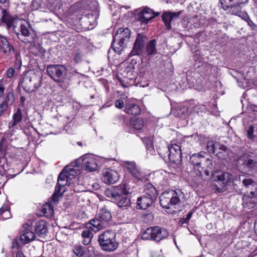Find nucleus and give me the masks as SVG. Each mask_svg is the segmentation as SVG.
Here are the masks:
<instances>
[{"label": "nucleus", "instance_id": "nucleus-25", "mask_svg": "<svg viewBox=\"0 0 257 257\" xmlns=\"http://www.w3.org/2000/svg\"><path fill=\"white\" fill-rule=\"evenodd\" d=\"M155 201L143 195L137 199V208L141 209H146L151 206Z\"/></svg>", "mask_w": 257, "mask_h": 257}, {"label": "nucleus", "instance_id": "nucleus-3", "mask_svg": "<svg viewBox=\"0 0 257 257\" xmlns=\"http://www.w3.org/2000/svg\"><path fill=\"white\" fill-rule=\"evenodd\" d=\"M111 217L110 211L104 206L99 210L95 218L86 223V227L91 228L92 230L97 231L107 227Z\"/></svg>", "mask_w": 257, "mask_h": 257}, {"label": "nucleus", "instance_id": "nucleus-31", "mask_svg": "<svg viewBox=\"0 0 257 257\" xmlns=\"http://www.w3.org/2000/svg\"><path fill=\"white\" fill-rule=\"evenodd\" d=\"M124 111L127 114L136 115L140 113L141 109L138 104L128 102L125 104Z\"/></svg>", "mask_w": 257, "mask_h": 257}, {"label": "nucleus", "instance_id": "nucleus-6", "mask_svg": "<svg viewBox=\"0 0 257 257\" xmlns=\"http://www.w3.org/2000/svg\"><path fill=\"white\" fill-rule=\"evenodd\" d=\"M48 75L55 82L60 83V86L64 88L67 85L64 83L66 79V68L62 65H48L46 69Z\"/></svg>", "mask_w": 257, "mask_h": 257}, {"label": "nucleus", "instance_id": "nucleus-37", "mask_svg": "<svg viewBox=\"0 0 257 257\" xmlns=\"http://www.w3.org/2000/svg\"><path fill=\"white\" fill-rule=\"evenodd\" d=\"M2 17L1 20L3 23H5L8 28H10L13 22L12 16L8 14L6 10H3L2 11Z\"/></svg>", "mask_w": 257, "mask_h": 257}, {"label": "nucleus", "instance_id": "nucleus-5", "mask_svg": "<svg viewBox=\"0 0 257 257\" xmlns=\"http://www.w3.org/2000/svg\"><path fill=\"white\" fill-rule=\"evenodd\" d=\"M131 33L130 30L127 28H120L117 30L111 44V48L116 53L121 54L130 40Z\"/></svg>", "mask_w": 257, "mask_h": 257}, {"label": "nucleus", "instance_id": "nucleus-33", "mask_svg": "<svg viewBox=\"0 0 257 257\" xmlns=\"http://www.w3.org/2000/svg\"><path fill=\"white\" fill-rule=\"evenodd\" d=\"M35 238V233L31 231L25 230V232L20 236L21 241L24 244L29 243L34 240Z\"/></svg>", "mask_w": 257, "mask_h": 257}, {"label": "nucleus", "instance_id": "nucleus-61", "mask_svg": "<svg viewBox=\"0 0 257 257\" xmlns=\"http://www.w3.org/2000/svg\"><path fill=\"white\" fill-rule=\"evenodd\" d=\"M222 5V8L224 10H229V7H228V6H226V5H223V4H221Z\"/></svg>", "mask_w": 257, "mask_h": 257}, {"label": "nucleus", "instance_id": "nucleus-49", "mask_svg": "<svg viewBox=\"0 0 257 257\" xmlns=\"http://www.w3.org/2000/svg\"><path fill=\"white\" fill-rule=\"evenodd\" d=\"M8 107V105L4 102L0 104V117L6 112Z\"/></svg>", "mask_w": 257, "mask_h": 257}, {"label": "nucleus", "instance_id": "nucleus-40", "mask_svg": "<svg viewBox=\"0 0 257 257\" xmlns=\"http://www.w3.org/2000/svg\"><path fill=\"white\" fill-rule=\"evenodd\" d=\"M218 146H219V143L209 141L207 143V150L209 153H215Z\"/></svg>", "mask_w": 257, "mask_h": 257}, {"label": "nucleus", "instance_id": "nucleus-4", "mask_svg": "<svg viewBox=\"0 0 257 257\" xmlns=\"http://www.w3.org/2000/svg\"><path fill=\"white\" fill-rule=\"evenodd\" d=\"M100 248L106 252H112L117 249L118 243L116 240V233L112 230H107L100 233L97 239Z\"/></svg>", "mask_w": 257, "mask_h": 257}, {"label": "nucleus", "instance_id": "nucleus-36", "mask_svg": "<svg viewBox=\"0 0 257 257\" xmlns=\"http://www.w3.org/2000/svg\"><path fill=\"white\" fill-rule=\"evenodd\" d=\"M130 124L134 129L140 130L144 126V121L141 118L133 117L131 120Z\"/></svg>", "mask_w": 257, "mask_h": 257}, {"label": "nucleus", "instance_id": "nucleus-8", "mask_svg": "<svg viewBox=\"0 0 257 257\" xmlns=\"http://www.w3.org/2000/svg\"><path fill=\"white\" fill-rule=\"evenodd\" d=\"M41 80V77L35 73L28 72L23 77L21 84L25 91L30 93L40 87Z\"/></svg>", "mask_w": 257, "mask_h": 257}, {"label": "nucleus", "instance_id": "nucleus-62", "mask_svg": "<svg viewBox=\"0 0 257 257\" xmlns=\"http://www.w3.org/2000/svg\"><path fill=\"white\" fill-rule=\"evenodd\" d=\"M85 252H86V250H84L83 249H82L81 248V256H83L84 255V254L85 253Z\"/></svg>", "mask_w": 257, "mask_h": 257}, {"label": "nucleus", "instance_id": "nucleus-1", "mask_svg": "<svg viewBox=\"0 0 257 257\" xmlns=\"http://www.w3.org/2000/svg\"><path fill=\"white\" fill-rule=\"evenodd\" d=\"M128 193V185L124 183L117 186L107 188L104 191L105 196L113 199L117 205L121 208H126L131 204L130 199L127 196Z\"/></svg>", "mask_w": 257, "mask_h": 257}, {"label": "nucleus", "instance_id": "nucleus-58", "mask_svg": "<svg viewBox=\"0 0 257 257\" xmlns=\"http://www.w3.org/2000/svg\"><path fill=\"white\" fill-rule=\"evenodd\" d=\"M189 222V220H187V218H181L180 220H179V222L180 224H185V223H188Z\"/></svg>", "mask_w": 257, "mask_h": 257}, {"label": "nucleus", "instance_id": "nucleus-41", "mask_svg": "<svg viewBox=\"0 0 257 257\" xmlns=\"http://www.w3.org/2000/svg\"><path fill=\"white\" fill-rule=\"evenodd\" d=\"M72 257H80V244H76L72 246Z\"/></svg>", "mask_w": 257, "mask_h": 257}, {"label": "nucleus", "instance_id": "nucleus-56", "mask_svg": "<svg viewBox=\"0 0 257 257\" xmlns=\"http://www.w3.org/2000/svg\"><path fill=\"white\" fill-rule=\"evenodd\" d=\"M91 239L92 238H89V237L83 238V240L82 241V242L84 244L88 245L90 243Z\"/></svg>", "mask_w": 257, "mask_h": 257}, {"label": "nucleus", "instance_id": "nucleus-10", "mask_svg": "<svg viewBox=\"0 0 257 257\" xmlns=\"http://www.w3.org/2000/svg\"><path fill=\"white\" fill-rule=\"evenodd\" d=\"M83 12L81 14V29L88 31L93 29L97 24V19L99 17V11Z\"/></svg>", "mask_w": 257, "mask_h": 257}, {"label": "nucleus", "instance_id": "nucleus-54", "mask_svg": "<svg viewBox=\"0 0 257 257\" xmlns=\"http://www.w3.org/2000/svg\"><path fill=\"white\" fill-rule=\"evenodd\" d=\"M19 241L18 239H14L12 242V247L13 248H19Z\"/></svg>", "mask_w": 257, "mask_h": 257}, {"label": "nucleus", "instance_id": "nucleus-48", "mask_svg": "<svg viewBox=\"0 0 257 257\" xmlns=\"http://www.w3.org/2000/svg\"><path fill=\"white\" fill-rule=\"evenodd\" d=\"M124 102L121 99H118L115 100V106L116 107L121 109L124 107Z\"/></svg>", "mask_w": 257, "mask_h": 257}, {"label": "nucleus", "instance_id": "nucleus-43", "mask_svg": "<svg viewBox=\"0 0 257 257\" xmlns=\"http://www.w3.org/2000/svg\"><path fill=\"white\" fill-rule=\"evenodd\" d=\"M254 127L253 125H250L246 131L247 138L252 140L254 139L255 136L253 135Z\"/></svg>", "mask_w": 257, "mask_h": 257}, {"label": "nucleus", "instance_id": "nucleus-24", "mask_svg": "<svg viewBox=\"0 0 257 257\" xmlns=\"http://www.w3.org/2000/svg\"><path fill=\"white\" fill-rule=\"evenodd\" d=\"M143 195L154 201H155L158 196L157 191L156 188L151 183H147L145 186L144 194Z\"/></svg>", "mask_w": 257, "mask_h": 257}, {"label": "nucleus", "instance_id": "nucleus-7", "mask_svg": "<svg viewBox=\"0 0 257 257\" xmlns=\"http://www.w3.org/2000/svg\"><path fill=\"white\" fill-rule=\"evenodd\" d=\"M183 193L179 189L165 191L160 196V202L163 208L169 209L171 205H175L180 202V197Z\"/></svg>", "mask_w": 257, "mask_h": 257}, {"label": "nucleus", "instance_id": "nucleus-38", "mask_svg": "<svg viewBox=\"0 0 257 257\" xmlns=\"http://www.w3.org/2000/svg\"><path fill=\"white\" fill-rule=\"evenodd\" d=\"M0 216L3 219H7L11 217V214L9 207L7 205H4L0 209Z\"/></svg>", "mask_w": 257, "mask_h": 257}, {"label": "nucleus", "instance_id": "nucleus-63", "mask_svg": "<svg viewBox=\"0 0 257 257\" xmlns=\"http://www.w3.org/2000/svg\"><path fill=\"white\" fill-rule=\"evenodd\" d=\"M25 100H26V99H25V97H24V96H21V102H22V103L24 102Z\"/></svg>", "mask_w": 257, "mask_h": 257}, {"label": "nucleus", "instance_id": "nucleus-11", "mask_svg": "<svg viewBox=\"0 0 257 257\" xmlns=\"http://www.w3.org/2000/svg\"><path fill=\"white\" fill-rule=\"evenodd\" d=\"M148 39L147 35L143 33L138 34L134 44L133 49L130 53L128 57L139 56L144 57L145 46Z\"/></svg>", "mask_w": 257, "mask_h": 257}, {"label": "nucleus", "instance_id": "nucleus-60", "mask_svg": "<svg viewBox=\"0 0 257 257\" xmlns=\"http://www.w3.org/2000/svg\"><path fill=\"white\" fill-rule=\"evenodd\" d=\"M16 257H26L21 251H19L16 253Z\"/></svg>", "mask_w": 257, "mask_h": 257}, {"label": "nucleus", "instance_id": "nucleus-35", "mask_svg": "<svg viewBox=\"0 0 257 257\" xmlns=\"http://www.w3.org/2000/svg\"><path fill=\"white\" fill-rule=\"evenodd\" d=\"M23 115L22 110L18 108L16 111L14 113L12 117V123L11 127H15L19 123L21 122L23 119Z\"/></svg>", "mask_w": 257, "mask_h": 257}, {"label": "nucleus", "instance_id": "nucleus-12", "mask_svg": "<svg viewBox=\"0 0 257 257\" xmlns=\"http://www.w3.org/2000/svg\"><path fill=\"white\" fill-rule=\"evenodd\" d=\"M69 180L70 179L61 171L58 178L57 184L56 186L55 192L51 198V202L52 203L57 202L59 200V197L61 196L65 191V186L68 183H70V182H69Z\"/></svg>", "mask_w": 257, "mask_h": 257}, {"label": "nucleus", "instance_id": "nucleus-55", "mask_svg": "<svg viewBox=\"0 0 257 257\" xmlns=\"http://www.w3.org/2000/svg\"><path fill=\"white\" fill-rule=\"evenodd\" d=\"M5 90V87L3 84L2 83V81H0V97L4 96Z\"/></svg>", "mask_w": 257, "mask_h": 257}, {"label": "nucleus", "instance_id": "nucleus-28", "mask_svg": "<svg viewBox=\"0 0 257 257\" xmlns=\"http://www.w3.org/2000/svg\"><path fill=\"white\" fill-rule=\"evenodd\" d=\"M0 48L3 54L9 56L11 49L14 50L13 47L10 44L6 37L0 34Z\"/></svg>", "mask_w": 257, "mask_h": 257}, {"label": "nucleus", "instance_id": "nucleus-57", "mask_svg": "<svg viewBox=\"0 0 257 257\" xmlns=\"http://www.w3.org/2000/svg\"><path fill=\"white\" fill-rule=\"evenodd\" d=\"M217 149L224 152H227L229 149L225 145H221L219 143V146H217Z\"/></svg>", "mask_w": 257, "mask_h": 257}, {"label": "nucleus", "instance_id": "nucleus-15", "mask_svg": "<svg viewBox=\"0 0 257 257\" xmlns=\"http://www.w3.org/2000/svg\"><path fill=\"white\" fill-rule=\"evenodd\" d=\"M205 165L207 167L205 169L200 166L198 168V169H194V170L197 176L200 177L202 180L206 181L210 178V174L213 173L212 170L214 168V165L212 160L209 158L206 159Z\"/></svg>", "mask_w": 257, "mask_h": 257}, {"label": "nucleus", "instance_id": "nucleus-21", "mask_svg": "<svg viewBox=\"0 0 257 257\" xmlns=\"http://www.w3.org/2000/svg\"><path fill=\"white\" fill-rule=\"evenodd\" d=\"M118 173L113 170H106L103 172V181L108 184H114L119 180Z\"/></svg>", "mask_w": 257, "mask_h": 257}, {"label": "nucleus", "instance_id": "nucleus-23", "mask_svg": "<svg viewBox=\"0 0 257 257\" xmlns=\"http://www.w3.org/2000/svg\"><path fill=\"white\" fill-rule=\"evenodd\" d=\"M98 4L96 0H82L81 1V11L86 10L87 12L98 11Z\"/></svg>", "mask_w": 257, "mask_h": 257}, {"label": "nucleus", "instance_id": "nucleus-46", "mask_svg": "<svg viewBox=\"0 0 257 257\" xmlns=\"http://www.w3.org/2000/svg\"><path fill=\"white\" fill-rule=\"evenodd\" d=\"M86 228H87V229L82 231L81 233V237L82 238H86L87 237H89V238H92L93 234L91 231L88 229L90 228H88L87 227Z\"/></svg>", "mask_w": 257, "mask_h": 257}, {"label": "nucleus", "instance_id": "nucleus-29", "mask_svg": "<svg viewBox=\"0 0 257 257\" xmlns=\"http://www.w3.org/2000/svg\"><path fill=\"white\" fill-rule=\"evenodd\" d=\"M205 157L200 154H194L190 157V162L194 166V169H198L203 162L205 163Z\"/></svg>", "mask_w": 257, "mask_h": 257}, {"label": "nucleus", "instance_id": "nucleus-32", "mask_svg": "<svg viewBox=\"0 0 257 257\" xmlns=\"http://www.w3.org/2000/svg\"><path fill=\"white\" fill-rule=\"evenodd\" d=\"M29 51L35 56H38L40 54L44 53L45 52V49L39 44L36 45L33 43L31 42L30 45L28 47Z\"/></svg>", "mask_w": 257, "mask_h": 257}, {"label": "nucleus", "instance_id": "nucleus-51", "mask_svg": "<svg viewBox=\"0 0 257 257\" xmlns=\"http://www.w3.org/2000/svg\"><path fill=\"white\" fill-rule=\"evenodd\" d=\"M116 79L118 80V81L120 82L121 86L123 87H126L127 86V83H125V80L121 77L119 75H117L116 76Z\"/></svg>", "mask_w": 257, "mask_h": 257}, {"label": "nucleus", "instance_id": "nucleus-2", "mask_svg": "<svg viewBox=\"0 0 257 257\" xmlns=\"http://www.w3.org/2000/svg\"><path fill=\"white\" fill-rule=\"evenodd\" d=\"M212 177L213 181L216 182V184L213 185L212 188L215 192H230L229 190L234 182L232 175L218 170L212 173Z\"/></svg>", "mask_w": 257, "mask_h": 257}, {"label": "nucleus", "instance_id": "nucleus-44", "mask_svg": "<svg viewBox=\"0 0 257 257\" xmlns=\"http://www.w3.org/2000/svg\"><path fill=\"white\" fill-rule=\"evenodd\" d=\"M243 185L246 187H248L249 186L255 187L256 186L255 183L251 179H245L242 181Z\"/></svg>", "mask_w": 257, "mask_h": 257}, {"label": "nucleus", "instance_id": "nucleus-18", "mask_svg": "<svg viewBox=\"0 0 257 257\" xmlns=\"http://www.w3.org/2000/svg\"><path fill=\"white\" fill-rule=\"evenodd\" d=\"M159 14V13L155 14L150 8L145 7L142 11L138 13L136 16L135 19L142 24H147L150 20L158 16Z\"/></svg>", "mask_w": 257, "mask_h": 257}, {"label": "nucleus", "instance_id": "nucleus-47", "mask_svg": "<svg viewBox=\"0 0 257 257\" xmlns=\"http://www.w3.org/2000/svg\"><path fill=\"white\" fill-rule=\"evenodd\" d=\"M239 17H240L242 19L244 20L245 21L247 22V20H248L250 18L247 14V13L245 11H241L240 13H239V15H238Z\"/></svg>", "mask_w": 257, "mask_h": 257}, {"label": "nucleus", "instance_id": "nucleus-34", "mask_svg": "<svg viewBox=\"0 0 257 257\" xmlns=\"http://www.w3.org/2000/svg\"><path fill=\"white\" fill-rule=\"evenodd\" d=\"M81 45H82L83 51L86 53L93 51L94 49V46L90 42V39H87L84 37H81Z\"/></svg>", "mask_w": 257, "mask_h": 257}, {"label": "nucleus", "instance_id": "nucleus-53", "mask_svg": "<svg viewBox=\"0 0 257 257\" xmlns=\"http://www.w3.org/2000/svg\"><path fill=\"white\" fill-rule=\"evenodd\" d=\"M247 24L250 27L251 29L252 30H256L257 29V25H256L251 20L249 19L246 22Z\"/></svg>", "mask_w": 257, "mask_h": 257}, {"label": "nucleus", "instance_id": "nucleus-20", "mask_svg": "<svg viewBox=\"0 0 257 257\" xmlns=\"http://www.w3.org/2000/svg\"><path fill=\"white\" fill-rule=\"evenodd\" d=\"M82 161L81 168L87 171L92 172L96 170L97 165L93 157L85 155L81 156Z\"/></svg>", "mask_w": 257, "mask_h": 257}, {"label": "nucleus", "instance_id": "nucleus-27", "mask_svg": "<svg viewBox=\"0 0 257 257\" xmlns=\"http://www.w3.org/2000/svg\"><path fill=\"white\" fill-rule=\"evenodd\" d=\"M80 62V54L79 52H76L74 54L73 58L69 62V67L71 71L79 74V68Z\"/></svg>", "mask_w": 257, "mask_h": 257}, {"label": "nucleus", "instance_id": "nucleus-52", "mask_svg": "<svg viewBox=\"0 0 257 257\" xmlns=\"http://www.w3.org/2000/svg\"><path fill=\"white\" fill-rule=\"evenodd\" d=\"M15 73V70L13 68H10L7 71V76L9 78L12 77Z\"/></svg>", "mask_w": 257, "mask_h": 257}, {"label": "nucleus", "instance_id": "nucleus-17", "mask_svg": "<svg viewBox=\"0 0 257 257\" xmlns=\"http://www.w3.org/2000/svg\"><path fill=\"white\" fill-rule=\"evenodd\" d=\"M242 206L243 208L250 209L254 208L257 205V187L249 192V194L243 196Z\"/></svg>", "mask_w": 257, "mask_h": 257}, {"label": "nucleus", "instance_id": "nucleus-16", "mask_svg": "<svg viewBox=\"0 0 257 257\" xmlns=\"http://www.w3.org/2000/svg\"><path fill=\"white\" fill-rule=\"evenodd\" d=\"M80 161L79 159H77L66 166L62 172L66 175L68 178L71 180L80 174Z\"/></svg>", "mask_w": 257, "mask_h": 257}, {"label": "nucleus", "instance_id": "nucleus-42", "mask_svg": "<svg viewBox=\"0 0 257 257\" xmlns=\"http://www.w3.org/2000/svg\"><path fill=\"white\" fill-rule=\"evenodd\" d=\"M15 100L14 94L13 92H9L7 94L5 101L3 102L8 105L9 104H12Z\"/></svg>", "mask_w": 257, "mask_h": 257}, {"label": "nucleus", "instance_id": "nucleus-14", "mask_svg": "<svg viewBox=\"0 0 257 257\" xmlns=\"http://www.w3.org/2000/svg\"><path fill=\"white\" fill-rule=\"evenodd\" d=\"M169 159L172 163L179 165L182 162V151L181 147L177 144H172L168 146Z\"/></svg>", "mask_w": 257, "mask_h": 257}, {"label": "nucleus", "instance_id": "nucleus-9", "mask_svg": "<svg viewBox=\"0 0 257 257\" xmlns=\"http://www.w3.org/2000/svg\"><path fill=\"white\" fill-rule=\"evenodd\" d=\"M169 232L167 229L158 226L149 227L142 234L143 239H151L157 242L168 237Z\"/></svg>", "mask_w": 257, "mask_h": 257}, {"label": "nucleus", "instance_id": "nucleus-59", "mask_svg": "<svg viewBox=\"0 0 257 257\" xmlns=\"http://www.w3.org/2000/svg\"><path fill=\"white\" fill-rule=\"evenodd\" d=\"M193 213L194 211L193 210H191L187 214V216L186 217L187 218V220H188L189 221L190 220V219L192 216Z\"/></svg>", "mask_w": 257, "mask_h": 257}, {"label": "nucleus", "instance_id": "nucleus-39", "mask_svg": "<svg viewBox=\"0 0 257 257\" xmlns=\"http://www.w3.org/2000/svg\"><path fill=\"white\" fill-rule=\"evenodd\" d=\"M242 6V5H239L236 3L231 5L229 8L228 12L231 15L238 16L239 13L241 11Z\"/></svg>", "mask_w": 257, "mask_h": 257}, {"label": "nucleus", "instance_id": "nucleus-22", "mask_svg": "<svg viewBox=\"0 0 257 257\" xmlns=\"http://www.w3.org/2000/svg\"><path fill=\"white\" fill-rule=\"evenodd\" d=\"M180 14L181 12L177 13L172 12H165L163 13L162 15V19L165 23L167 29L168 30L171 29V21L174 19H178L179 17Z\"/></svg>", "mask_w": 257, "mask_h": 257}, {"label": "nucleus", "instance_id": "nucleus-26", "mask_svg": "<svg viewBox=\"0 0 257 257\" xmlns=\"http://www.w3.org/2000/svg\"><path fill=\"white\" fill-rule=\"evenodd\" d=\"M156 41L154 39L150 41L146 46L144 49V58H150V56L154 55L157 53V49L156 48Z\"/></svg>", "mask_w": 257, "mask_h": 257}, {"label": "nucleus", "instance_id": "nucleus-30", "mask_svg": "<svg viewBox=\"0 0 257 257\" xmlns=\"http://www.w3.org/2000/svg\"><path fill=\"white\" fill-rule=\"evenodd\" d=\"M35 231L38 236L42 237L45 235L48 231L46 222L44 220H40L36 222Z\"/></svg>", "mask_w": 257, "mask_h": 257}, {"label": "nucleus", "instance_id": "nucleus-50", "mask_svg": "<svg viewBox=\"0 0 257 257\" xmlns=\"http://www.w3.org/2000/svg\"><path fill=\"white\" fill-rule=\"evenodd\" d=\"M130 173L136 179H140L141 178V174L137 171V170L136 169V167L132 171H131Z\"/></svg>", "mask_w": 257, "mask_h": 257}, {"label": "nucleus", "instance_id": "nucleus-64", "mask_svg": "<svg viewBox=\"0 0 257 257\" xmlns=\"http://www.w3.org/2000/svg\"><path fill=\"white\" fill-rule=\"evenodd\" d=\"M85 217H87V214L85 213L84 211H83V214H81V217L84 218Z\"/></svg>", "mask_w": 257, "mask_h": 257}, {"label": "nucleus", "instance_id": "nucleus-45", "mask_svg": "<svg viewBox=\"0 0 257 257\" xmlns=\"http://www.w3.org/2000/svg\"><path fill=\"white\" fill-rule=\"evenodd\" d=\"M124 165L126 169L130 172L136 167L135 166V163L132 162L125 161L124 162Z\"/></svg>", "mask_w": 257, "mask_h": 257}, {"label": "nucleus", "instance_id": "nucleus-19", "mask_svg": "<svg viewBox=\"0 0 257 257\" xmlns=\"http://www.w3.org/2000/svg\"><path fill=\"white\" fill-rule=\"evenodd\" d=\"M20 31L21 34L19 33H17V36L20 41L25 43H29L34 41L36 35L34 34H32L28 30L27 26L23 24L21 25Z\"/></svg>", "mask_w": 257, "mask_h": 257}, {"label": "nucleus", "instance_id": "nucleus-13", "mask_svg": "<svg viewBox=\"0 0 257 257\" xmlns=\"http://www.w3.org/2000/svg\"><path fill=\"white\" fill-rule=\"evenodd\" d=\"M238 166L248 171L257 169V161L251 155L244 154L237 160Z\"/></svg>", "mask_w": 257, "mask_h": 257}]
</instances>
